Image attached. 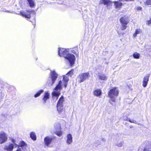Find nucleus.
Listing matches in <instances>:
<instances>
[{"label":"nucleus","mask_w":151,"mask_h":151,"mask_svg":"<svg viewBox=\"0 0 151 151\" xmlns=\"http://www.w3.org/2000/svg\"><path fill=\"white\" fill-rule=\"evenodd\" d=\"M58 54L60 56H63L68 60L69 61L71 66H72L74 63L76 58L73 54L69 53L65 49L58 48Z\"/></svg>","instance_id":"f257e3e1"},{"label":"nucleus","mask_w":151,"mask_h":151,"mask_svg":"<svg viewBox=\"0 0 151 151\" xmlns=\"http://www.w3.org/2000/svg\"><path fill=\"white\" fill-rule=\"evenodd\" d=\"M64 101V98L62 96L58 100L57 105V111L60 114L62 115L61 116L62 117L65 116V109L63 107Z\"/></svg>","instance_id":"f03ea898"},{"label":"nucleus","mask_w":151,"mask_h":151,"mask_svg":"<svg viewBox=\"0 0 151 151\" xmlns=\"http://www.w3.org/2000/svg\"><path fill=\"white\" fill-rule=\"evenodd\" d=\"M118 94V90L116 88H114L109 91L108 93V95L110 98L109 102L111 104H113L112 102H115V97L117 96Z\"/></svg>","instance_id":"7ed1b4c3"},{"label":"nucleus","mask_w":151,"mask_h":151,"mask_svg":"<svg viewBox=\"0 0 151 151\" xmlns=\"http://www.w3.org/2000/svg\"><path fill=\"white\" fill-rule=\"evenodd\" d=\"M58 77V74L55 70H51L50 76L47 81L48 86H51L55 83Z\"/></svg>","instance_id":"20e7f679"},{"label":"nucleus","mask_w":151,"mask_h":151,"mask_svg":"<svg viewBox=\"0 0 151 151\" xmlns=\"http://www.w3.org/2000/svg\"><path fill=\"white\" fill-rule=\"evenodd\" d=\"M120 20L122 24L121 29L122 30H124L126 29L127 25L129 21L128 17L127 16H124V17H121Z\"/></svg>","instance_id":"39448f33"},{"label":"nucleus","mask_w":151,"mask_h":151,"mask_svg":"<svg viewBox=\"0 0 151 151\" xmlns=\"http://www.w3.org/2000/svg\"><path fill=\"white\" fill-rule=\"evenodd\" d=\"M7 135L4 131L0 132V144H2L6 142L7 140Z\"/></svg>","instance_id":"423d86ee"},{"label":"nucleus","mask_w":151,"mask_h":151,"mask_svg":"<svg viewBox=\"0 0 151 151\" xmlns=\"http://www.w3.org/2000/svg\"><path fill=\"white\" fill-rule=\"evenodd\" d=\"M89 73H83L80 75L78 77V81L79 83L82 82L88 77Z\"/></svg>","instance_id":"0eeeda50"},{"label":"nucleus","mask_w":151,"mask_h":151,"mask_svg":"<svg viewBox=\"0 0 151 151\" xmlns=\"http://www.w3.org/2000/svg\"><path fill=\"white\" fill-rule=\"evenodd\" d=\"M27 11L28 13H27L26 12L23 11H20V13L22 16L28 19H29L30 18L31 16L30 14V13H32L34 14H35V11L33 10H27Z\"/></svg>","instance_id":"6e6552de"},{"label":"nucleus","mask_w":151,"mask_h":151,"mask_svg":"<svg viewBox=\"0 0 151 151\" xmlns=\"http://www.w3.org/2000/svg\"><path fill=\"white\" fill-rule=\"evenodd\" d=\"M14 148V144L9 142L4 146L3 149L5 151H13Z\"/></svg>","instance_id":"1a4fd4ad"},{"label":"nucleus","mask_w":151,"mask_h":151,"mask_svg":"<svg viewBox=\"0 0 151 151\" xmlns=\"http://www.w3.org/2000/svg\"><path fill=\"white\" fill-rule=\"evenodd\" d=\"M54 139L53 137H47L45 138L44 141L45 143L47 146H48L52 140Z\"/></svg>","instance_id":"9d476101"},{"label":"nucleus","mask_w":151,"mask_h":151,"mask_svg":"<svg viewBox=\"0 0 151 151\" xmlns=\"http://www.w3.org/2000/svg\"><path fill=\"white\" fill-rule=\"evenodd\" d=\"M50 94L48 92H45L44 96V97L42 99V103L43 104H45L47 100L49 98Z\"/></svg>","instance_id":"9b49d317"},{"label":"nucleus","mask_w":151,"mask_h":151,"mask_svg":"<svg viewBox=\"0 0 151 151\" xmlns=\"http://www.w3.org/2000/svg\"><path fill=\"white\" fill-rule=\"evenodd\" d=\"M100 4H104V5L107 6H111L112 3L110 0H100Z\"/></svg>","instance_id":"f8f14e48"},{"label":"nucleus","mask_w":151,"mask_h":151,"mask_svg":"<svg viewBox=\"0 0 151 151\" xmlns=\"http://www.w3.org/2000/svg\"><path fill=\"white\" fill-rule=\"evenodd\" d=\"M149 75L148 74L144 78L143 83V86L144 87H146L147 85L149 80Z\"/></svg>","instance_id":"ddd939ff"},{"label":"nucleus","mask_w":151,"mask_h":151,"mask_svg":"<svg viewBox=\"0 0 151 151\" xmlns=\"http://www.w3.org/2000/svg\"><path fill=\"white\" fill-rule=\"evenodd\" d=\"M67 75H64L63 76V85L65 88L67 87L68 82L69 81V78L67 76Z\"/></svg>","instance_id":"4468645a"},{"label":"nucleus","mask_w":151,"mask_h":151,"mask_svg":"<svg viewBox=\"0 0 151 151\" xmlns=\"http://www.w3.org/2000/svg\"><path fill=\"white\" fill-rule=\"evenodd\" d=\"M27 146V144L24 141H22L20 142L18 147H21L22 149L24 151H25L26 148Z\"/></svg>","instance_id":"2eb2a0df"},{"label":"nucleus","mask_w":151,"mask_h":151,"mask_svg":"<svg viewBox=\"0 0 151 151\" xmlns=\"http://www.w3.org/2000/svg\"><path fill=\"white\" fill-rule=\"evenodd\" d=\"M67 139L66 140V143L68 144H70L73 141L72 137L71 134H68L67 135Z\"/></svg>","instance_id":"dca6fc26"},{"label":"nucleus","mask_w":151,"mask_h":151,"mask_svg":"<svg viewBox=\"0 0 151 151\" xmlns=\"http://www.w3.org/2000/svg\"><path fill=\"white\" fill-rule=\"evenodd\" d=\"M62 82L61 81H60L58 84L56 86V87L54 89V90L58 91V90H60L62 89Z\"/></svg>","instance_id":"f3484780"},{"label":"nucleus","mask_w":151,"mask_h":151,"mask_svg":"<svg viewBox=\"0 0 151 151\" xmlns=\"http://www.w3.org/2000/svg\"><path fill=\"white\" fill-rule=\"evenodd\" d=\"M144 151H151V142H148L144 148Z\"/></svg>","instance_id":"a211bd4d"},{"label":"nucleus","mask_w":151,"mask_h":151,"mask_svg":"<svg viewBox=\"0 0 151 151\" xmlns=\"http://www.w3.org/2000/svg\"><path fill=\"white\" fill-rule=\"evenodd\" d=\"M93 94L97 96H99L101 94V91L100 89H96L94 91Z\"/></svg>","instance_id":"6ab92c4d"},{"label":"nucleus","mask_w":151,"mask_h":151,"mask_svg":"<svg viewBox=\"0 0 151 151\" xmlns=\"http://www.w3.org/2000/svg\"><path fill=\"white\" fill-rule=\"evenodd\" d=\"M31 8H33L35 6V2L33 0H27Z\"/></svg>","instance_id":"aec40b11"},{"label":"nucleus","mask_w":151,"mask_h":151,"mask_svg":"<svg viewBox=\"0 0 151 151\" xmlns=\"http://www.w3.org/2000/svg\"><path fill=\"white\" fill-rule=\"evenodd\" d=\"M60 94V93L59 92L54 91L52 93L53 98L54 99L55 98L56 99H58Z\"/></svg>","instance_id":"412c9836"},{"label":"nucleus","mask_w":151,"mask_h":151,"mask_svg":"<svg viewBox=\"0 0 151 151\" xmlns=\"http://www.w3.org/2000/svg\"><path fill=\"white\" fill-rule=\"evenodd\" d=\"M113 2L114 4L115 8L116 9L120 8L122 5V3L118 1H115L114 2Z\"/></svg>","instance_id":"4be33fe9"},{"label":"nucleus","mask_w":151,"mask_h":151,"mask_svg":"<svg viewBox=\"0 0 151 151\" xmlns=\"http://www.w3.org/2000/svg\"><path fill=\"white\" fill-rule=\"evenodd\" d=\"M98 76L99 77V79L102 80H106L107 78L106 76L104 74L101 75L100 74V75H99Z\"/></svg>","instance_id":"5701e85b"},{"label":"nucleus","mask_w":151,"mask_h":151,"mask_svg":"<svg viewBox=\"0 0 151 151\" xmlns=\"http://www.w3.org/2000/svg\"><path fill=\"white\" fill-rule=\"evenodd\" d=\"M30 137L33 140L36 139V136L35 133L33 132H32L30 133Z\"/></svg>","instance_id":"b1692460"},{"label":"nucleus","mask_w":151,"mask_h":151,"mask_svg":"<svg viewBox=\"0 0 151 151\" xmlns=\"http://www.w3.org/2000/svg\"><path fill=\"white\" fill-rule=\"evenodd\" d=\"M142 32V30L139 29H137L135 33L133 34L134 37H136L137 35Z\"/></svg>","instance_id":"393cba45"},{"label":"nucleus","mask_w":151,"mask_h":151,"mask_svg":"<svg viewBox=\"0 0 151 151\" xmlns=\"http://www.w3.org/2000/svg\"><path fill=\"white\" fill-rule=\"evenodd\" d=\"M44 91L43 90H39L38 92H37L36 93L34 97L35 98H36L39 96L41 93H42Z\"/></svg>","instance_id":"a878e982"},{"label":"nucleus","mask_w":151,"mask_h":151,"mask_svg":"<svg viewBox=\"0 0 151 151\" xmlns=\"http://www.w3.org/2000/svg\"><path fill=\"white\" fill-rule=\"evenodd\" d=\"M133 56L134 58L138 59L139 58L140 55L137 52H135L133 54Z\"/></svg>","instance_id":"bb28decb"},{"label":"nucleus","mask_w":151,"mask_h":151,"mask_svg":"<svg viewBox=\"0 0 151 151\" xmlns=\"http://www.w3.org/2000/svg\"><path fill=\"white\" fill-rule=\"evenodd\" d=\"M122 119L124 121H128L129 122V120L131 119L129 118H128L127 116H124L123 117Z\"/></svg>","instance_id":"cd10ccee"},{"label":"nucleus","mask_w":151,"mask_h":151,"mask_svg":"<svg viewBox=\"0 0 151 151\" xmlns=\"http://www.w3.org/2000/svg\"><path fill=\"white\" fill-rule=\"evenodd\" d=\"M73 70H70L67 73L66 75L68 76H71L73 74Z\"/></svg>","instance_id":"c85d7f7f"},{"label":"nucleus","mask_w":151,"mask_h":151,"mask_svg":"<svg viewBox=\"0 0 151 151\" xmlns=\"http://www.w3.org/2000/svg\"><path fill=\"white\" fill-rule=\"evenodd\" d=\"M129 122H131V123H134V124H137L138 125H140V124L139 123L137 122L136 121L133 120H129Z\"/></svg>","instance_id":"c756f323"},{"label":"nucleus","mask_w":151,"mask_h":151,"mask_svg":"<svg viewBox=\"0 0 151 151\" xmlns=\"http://www.w3.org/2000/svg\"><path fill=\"white\" fill-rule=\"evenodd\" d=\"M56 134L58 136L60 137L61 136L62 134V132L61 131L58 132L56 131Z\"/></svg>","instance_id":"7c9ffc66"},{"label":"nucleus","mask_w":151,"mask_h":151,"mask_svg":"<svg viewBox=\"0 0 151 151\" xmlns=\"http://www.w3.org/2000/svg\"><path fill=\"white\" fill-rule=\"evenodd\" d=\"M147 24L148 25H149L151 24V18L149 20L147 21Z\"/></svg>","instance_id":"2f4dec72"},{"label":"nucleus","mask_w":151,"mask_h":151,"mask_svg":"<svg viewBox=\"0 0 151 151\" xmlns=\"http://www.w3.org/2000/svg\"><path fill=\"white\" fill-rule=\"evenodd\" d=\"M117 145L118 147H121L122 145V142H120L117 144Z\"/></svg>","instance_id":"473e14b6"},{"label":"nucleus","mask_w":151,"mask_h":151,"mask_svg":"<svg viewBox=\"0 0 151 151\" xmlns=\"http://www.w3.org/2000/svg\"><path fill=\"white\" fill-rule=\"evenodd\" d=\"M12 144H15V140L14 139H12Z\"/></svg>","instance_id":"72a5a7b5"},{"label":"nucleus","mask_w":151,"mask_h":151,"mask_svg":"<svg viewBox=\"0 0 151 151\" xmlns=\"http://www.w3.org/2000/svg\"><path fill=\"white\" fill-rule=\"evenodd\" d=\"M137 9L138 10H141L142 9V8L140 6L137 7Z\"/></svg>","instance_id":"f704fd0d"},{"label":"nucleus","mask_w":151,"mask_h":151,"mask_svg":"<svg viewBox=\"0 0 151 151\" xmlns=\"http://www.w3.org/2000/svg\"><path fill=\"white\" fill-rule=\"evenodd\" d=\"M16 151H22V148L21 147H18Z\"/></svg>","instance_id":"c9c22d12"},{"label":"nucleus","mask_w":151,"mask_h":151,"mask_svg":"<svg viewBox=\"0 0 151 151\" xmlns=\"http://www.w3.org/2000/svg\"><path fill=\"white\" fill-rule=\"evenodd\" d=\"M15 146L16 147H18L19 146V145H18L15 143V144H14V147Z\"/></svg>","instance_id":"e433bc0d"},{"label":"nucleus","mask_w":151,"mask_h":151,"mask_svg":"<svg viewBox=\"0 0 151 151\" xmlns=\"http://www.w3.org/2000/svg\"><path fill=\"white\" fill-rule=\"evenodd\" d=\"M101 140L103 142L105 141V139L104 138H102Z\"/></svg>","instance_id":"4c0bfd02"},{"label":"nucleus","mask_w":151,"mask_h":151,"mask_svg":"<svg viewBox=\"0 0 151 151\" xmlns=\"http://www.w3.org/2000/svg\"><path fill=\"white\" fill-rule=\"evenodd\" d=\"M133 127V126H130V128H132Z\"/></svg>","instance_id":"58836bf2"},{"label":"nucleus","mask_w":151,"mask_h":151,"mask_svg":"<svg viewBox=\"0 0 151 151\" xmlns=\"http://www.w3.org/2000/svg\"><path fill=\"white\" fill-rule=\"evenodd\" d=\"M9 12V11H6V12Z\"/></svg>","instance_id":"ea45409f"},{"label":"nucleus","mask_w":151,"mask_h":151,"mask_svg":"<svg viewBox=\"0 0 151 151\" xmlns=\"http://www.w3.org/2000/svg\"><path fill=\"white\" fill-rule=\"evenodd\" d=\"M100 142H99V145H100Z\"/></svg>","instance_id":"a19ab883"},{"label":"nucleus","mask_w":151,"mask_h":151,"mask_svg":"<svg viewBox=\"0 0 151 151\" xmlns=\"http://www.w3.org/2000/svg\"><path fill=\"white\" fill-rule=\"evenodd\" d=\"M118 34H119V32H118Z\"/></svg>","instance_id":"79ce46f5"}]
</instances>
